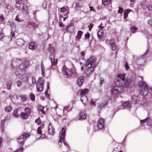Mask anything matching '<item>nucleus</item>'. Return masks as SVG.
I'll return each mask as SVG.
<instances>
[{"instance_id": "obj_1", "label": "nucleus", "mask_w": 152, "mask_h": 152, "mask_svg": "<svg viewBox=\"0 0 152 152\" xmlns=\"http://www.w3.org/2000/svg\"><path fill=\"white\" fill-rule=\"evenodd\" d=\"M126 74H120L117 75L118 79L115 82V86L111 89V92L113 94L122 93L124 88L129 86L131 83L130 79L125 80Z\"/></svg>"}, {"instance_id": "obj_2", "label": "nucleus", "mask_w": 152, "mask_h": 152, "mask_svg": "<svg viewBox=\"0 0 152 152\" xmlns=\"http://www.w3.org/2000/svg\"><path fill=\"white\" fill-rule=\"evenodd\" d=\"M95 59V57L91 56L84 65L85 66L84 72L87 76L90 75L94 70V68L95 67L94 62Z\"/></svg>"}, {"instance_id": "obj_3", "label": "nucleus", "mask_w": 152, "mask_h": 152, "mask_svg": "<svg viewBox=\"0 0 152 152\" xmlns=\"http://www.w3.org/2000/svg\"><path fill=\"white\" fill-rule=\"evenodd\" d=\"M138 85L140 94L143 96H146L148 92L147 84L145 82L141 81L138 82Z\"/></svg>"}, {"instance_id": "obj_4", "label": "nucleus", "mask_w": 152, "mask_h": 152, "mask_svg": "<svg viewBox=\"0 0 152 152\" xmlns=\"http://www.w3.org/2000/svg\"><path fill=\"white\" fill-rule=\"evenodd\" d=\"M148 52V50L139 58H137L136 60V63L137 64L140 66L143 65L145 62V58L146 54Z\"/></svg>"}, {"instance_id": "obj_5", "label": "nucleus", "mask_w": 152, "mask_h": 152, "mask_svg": "<svg viewBox=\"0 0 152 152\" xmlns=\"http://www.w3.org/2000/svg\"><path fill=\"white\" fill-rule=\"evenodd\" d=\"M44 81L41 78H39L37 82V91L39 92L42 91L43 88Z\"/></svg>"}, {"instance_id": "obj_6", "label": "nucleus", "mask_w": 152, "mask_h": 152, "mask_svg": "<svg viewBox=\"0 0 152 152\" xmlns=\"http://www.w3.org/2000/svg\"><path fill=\"white\" fill-rule=\"evenodd\" d=\"M21 63V60L19 59H13L12 62V66L14 68L18 67L19 66Z\"/></svg>"}, {"instance_id": "obj_7", "label": "nucleus", "mask_w": 152, "mask_h": 152, "mask_svg": "<svg viewBox=\"0 0 152 152\" xmlns=\"http://www.w3.org/2000/svg\"><path fill=\"white\" fill-rule=\"evenodd\" d=\"M104 126V121L102 118H99L97 122V126L98 128L99 129H102L103 128Z\"/></svg>"}, {"instance_id": "obj_8", "label": "nucleus", "mask_w": 152, "mask_h": 152, "mask_svg": "<svg viewBox=\"0 0 152 152\" xmlns=\"http://www.w3.org/2000/svg\"><path fill=\"white\" fill-rule=\"evenodd\" d=\"M54 56H50L49 57L51 63V66L49 67L50 69L52 68V66L56 65L57 62V59H55Z\"/></svg>"}, {"instance_id": "obj_9", "label": "nucleus", "mask_w": 152, "mask_h": 152, "mask_svg": "<svg viewBox=\"0 0 152 152\" xmlns=\"http://www.w3.org/2000/svg\"><path fill=\"white\" fill-rule=\"evenodd\" d=\"M28 63L27 61L22 63V64L19 65L18 67L21 70H24L27 67Z\"/></svg>"}, {"instance_id": "obj_10", "label": "nucleus", "mask_w": 152, "mask_h": 152, "mask_svg": "<svg viewBox=\"0 0 152 152\" xmlns=\"http://www.w3.org/2000/svg\"><path fill=\"white\" fill-rule=\"evenodd\" d=\"M66 134V131L63 128H62V132L61 134V136L60 137V140L59 142V144L60 143H62L61 140H62L64 139L65 137Z\"/></svg>"}, {"instance_id": "obj_11", "label": "nucleus", "mask_w": 152, "mask_h": 152, "mask_svg": "<svg viewBox=\"0 0 152 152\" xmlns=\"http://www.w3.org/2000/svg\"><path fill=\"white\" fill-rule=\"evenodd\" d=\"M48 132L50 134H53L54 133V130L53 126L50 123L48 127Z\"/></svg>"}, {"instance_id": "obj_12", "label": "nucleus", "mask_w": 152, "mask_h": 152, "mask_svg": "<svg viewBox=\"0 0 152 152\" xmlns=\"http://www.w3.org/2000/svg\"><path fill=\"white\" fill-rule=\"evenodd\" d=\"M81 100L84 105H86V103H88V99L86 96H81Z\"/></svg>"}, {"instance_id": "obj_13", "label": "nucleus", "mask_w": 152, "mask_h": 152, "mask_svg": "<svg viewBox=\"0 0 152 152\" xmlns=\"http://www.w3.org/2000/svg\"><path fill=\"white\" fill-rule=\"evenodd\" d=\"M139 97L137 96H133L132 98V102L134 104L137 103L139 101Z\"/></svg>"}, {"instance_id": "obj_14", "label": "nucleus", "mask_w": 152, "mask_h": 152, "mask_svg": "<svg viewBox=\"0 0 152 152\" xmlns=\"http://www.w3.org/2000/svg\"><path fill=\"white\" fill-rule=\"evenodd\" d=\"M62 72L64 77L67 78L68 77L69 75L68 74V73L66 71V68L64 66L62 68Z\"/></svg>"}, {"instance_id": "obj_15", "label": "nucleus", "mask_w": 152, "mask_h": 152, "mask_svg": "<svg viewBox=\"0 0 152 152\" xmlns=\"http://www.w3.org/2000/svg\"><path fill=\"white\" fill-rule=\"evenodd\" d=\"M16 43L18 45L21 46L24 44V42L23 39H19L16 40Z\"/></svg>"}, {"instance_id": "obj_16", "label": "nucleus", "mask_w": 152, "mask_h": 152, "mask_svg": "<svg viewBox=\"0 0 152 152\" xmlns=\"http://www.w3.org/2000/svg\"><path fill=\"white\" fill-rule=\"evenodd\" d=\"M22 10L23 12L25 14H27L28 12L27 6L25 4L22 5Z\"/></svg>"}, {"instance_id": "obj_17", "label": "nucleus", "mask_w": 152, "mask_h": 152, "mask_svg": "<svg viewBox=\"0 0 152 152\" xmlns=\"http://www.w3.org/2000/svg\"><path fill=\"white\" fill-rule=\"evenodd\" d=\"M7 117H5L4 119L1 120L0 122V127L1 130V132H3L4 131V122L7 120Z\"/></svg>"}, {"instance_id": "obj_18", "label": "nucleus", "mask_w": 152, "mask_h": 152, "mask_svg": "<svg viewBox=\"0 0 152 152\" xmlns=\"http://www.w3.org/2000/svg\"><path fill=\"white\" fill-rule=\"evenodd\" d=\"M84 81V78L83 77H79L77 80V84L79 86H81Z\"/></svg>"}, {"instance_id": "obj_19", "label": "nucleus", "mask_w": 152, "mask_h": 152, "mask_svg": "<svg viewBox=\"0 0 152 152\" xmlns=\"http://www.w3.org/2000/svg\"><path fill=\"white\" fill-rule=\"evenodd\" d=\"M74 25V23L73 22H71L70 24L67 26L66 27V30L68 29L69 28H70V31L73 32L74 31V28L73 26Z\"/></svg>"}, {"instance_id": "obj_20", "label": "nucleus", "mask_w": 152, "mask_h": 152, "mask_svg": "<svg viewBox=\"0 0 152 152\" xmlns=\"http://www.w3.org/2000/svg\"><path fill=\"white\" fill-rule=\"evenodd\" d=\"M86 115L83 112H81L79 114V120H82L86 118Z\"/></svg>"}, {"instance_id": "obj_21", "label": "nucleus", "mask_w": 152, "mask_h": 152, "mask_svg": "<svg viewBox=\"0 0 152 152\" xmlns=\"http://www.w3.org/2000/svg\"><path fill=\"white\" fill-rule=\"evenodd\" d=\"M37 46L35 43L33 42H31L29 45L28 48L31 50H34L36 48Z\"/></svg>"}, {"instance_id": "obj_22", "label": "nucleus", "mask_w": 152, "mask_h": 152, "mask_svg": "<svg viewBox=\"0 0 152 152\" xmlns=\"http://www.w3.org/2000/svg\"><path fill=\"white\" fill-rule=\"evenodd\" d=\"M16 6L18 7L22 6L24 4L23 1V0H16Z\"/></svg>"}, {"instance_id": "obj_23", "label": "nucleus", "mask_w": 152, "mask_h": 152, "mask_svg": "<svg viewBox=\"0 0 152 152\" xmlns=\"http://www.w3.org/2000/svg\"><path fill=\"white\" fill-rule=\"evenodd\" d=\"M107 102H105V103H101L99 106L98 107V110H101V109L105 105H107Z\"/></svg>"}, {"instance_id": "obj_24", "label": "nucleus", "mask_w": 152, "mask_h": 152, "mask_svg": "<svg viewBox=\"0 0 152 152\" xmlns=\"http://www.w3.org/2000/svg\"><path fill=\"white\" fill-rule=\"evenodd\" d=\"M48 50L51 54L50 56H53V54L55 52L54 48L51 46H49L48 48Z\"/></svg>"}, {"instance_id": "obj_25", "label": "nucleus", "mask_w": 152, "mask_h": 152, "mask_svg": "<svg viewBox=\"0 0 152 152\" xmlns=\"http://www.w3.org/2000/svg\"><path fill=\"white\" fill-rule=\"evenodd\" d=\"M88 89L87 88H85L82 90L80 94L81 96H85V95L88 93Z\"/></svg>"}, {"instance_id": "obj_26", "label": "nucleus", "mask_w": 152, "mask_h": 152, "mask_svg": "<svg viewBox=\"0 0 152 152\" xmlns=\"http://www.w3.org/2000/svg\"><path fill=\"white\" fill-rule=\"evenodd\" d=\"M83 34V32L79 30L78 31L77 33L76 36V38L78 39H79L81 38L82 35Z\"/></svg>"}, {"instance_id": "obj_27", "label": "nucleus", "mask_w": 152, "mask_h": 152, "mask_svg": "<svg viewBox=\"0 0 152 152\" xmlns=\"http://www.w3.org/2000/svg\"><path fill=\"white\" fill-rule=\"evenodd\" d=\"M47 90L45 91V95L46 97L48 98L49 99V94L48 93V89H49V82H47Z\"/></svg>"}, {"instance_id": "obj_28", "label": "nucleus", "mask_w": 152, "mask_h": 152, "mask_svg": "<svg viewBox=\"0 0 152 152\" xmlns=\"http://www.w3.org/2000/svg\"><path fill=\"white\" fill-rule=\"evenodd\" d=\"M41 67L42 70L41 74L43 76H44L45 75V67L44 65L43 64V63L42 61L41 63Z\"/></svg>"}, {"instance_id": "obj_29", "label": "nucleus", "mask_w": 152, "mask_h": 152, "mask_svg": "<svg viewBox=\"0 0 152 152\" xmlns=\"http://www.w3.org/2000/svg\"><path fill=\"white\" fill-rule=\"evenodd\" d=\"M137 28L134 25H132L130 28L131 31L132 33H135L136 32Z\"/></svg>"}, {"instance_id": "obj_30", "label": "nucleus", "mask_w": 152, "mask_h": 152, "mask_svg": "<svg viewBox=\"0 0 152 152\" xmlns=\"http://www.w3.org/2000/svg\"><path fill=\"white\" fill-rule=\"evenodd\" d=\"M130 12V10L129 9L125 10L124 14V18H126L127 17L128 14Z\"/></svg>"}, {"instance_id": "obj_31", "label": "nucleus", "mask_w": 152, "mask_h": 152, "mask_svg": "<svg viewBox=\"0 0 152 152\" xmlns=\"http://www.w3.org/2000/svg\"><path fill=\"white\" fill-rule=\"evenodd\" d=\"M122 106L124 107H130V103L128 102H124L122 103Z\"/></svg>"}, {"instance_id": "obj_32", "label": "nucleus", "mask_w": 152, "mask_h": 152, "mask_svg": "<svg viewBox=\"0 0 152 152\" xmlns=\"http://www.w3.org/2000/svg\"><path fill=\"white\" fill-rule=\"evenodd\" d=\"M111 2L110 0H102V3L105 5L109 4Z\"/></svg>"}, {"instance_id": "obj_33", "label": "nucleus", "mask_w": 152, "mask_h": 152, "mask_svg": "<svg viewBox=\"0 0 152 152\" xmlns=\"http://www.w3.org/2000/svg\"><path fill=\"white\" fill-rule=\"evenodd\" d=\"M19 78L21 79L24 82H26L27 81V78L26 76L25 75H21L20 76Z\"/></svg>"}, {"instance_id": "obj_34", "label": "nucleus", "mask_w": 152, "mask_h": 152, "mask_svg": "<svg viewBox=\"0 0 152 152\" xmlns=\"http://www.w3.org/2000/svg\"><path fill=\"white\" fill-rule=\"evenodd\" d=\"M43 107L40 105H39L38 106V110H40L42 113L45 114V112L43 110Z\"/></svg>"}, {"instance_id": "obj_35", "label": "nucleus", "mask_w": 152, "mask_h": 152, "mask_svg": "<svg viewBox=\"0 0 152 152\" xmlns=\"http://www.w3.org/2000/svg\"><path fill=\"white\" fill-rule=\"evenodd\" d=\"M12 110V107L10 106H8L6 107L5 110L6 112L7 113L10 112Z\"/></svg>"}, {"instance_id": "obj_36", "label": "nucleus", "mask_w": 152, "mask_h": 152, "mask_svg": "<svg viewBox=\"0 0 152 152\" xmlns=\"http://www.w3.org/2000/svg\"><path fill=\"white\" fill-rule=\"evenodd\" d=\"M21 115L23 118L26 119L28 118V114L25 113H21Z\"/></svg>"}, {"instance_id": "obj_37", "label": "nucleus", "mask_w": 152, "mask_h": 152, "mask_svg": "<svg viewBox=\"0 0 152 152\" xmlns=\"http://www.w3.org/2000/svg\"><path fill=\"white\" fill-rule=\"evenodd\" d=\"M12 84V81L11 80H9L8 82L7 86V88L9 90L11 89Z\"/></svg>"}, {"instance_id": "obj_38", "label": "nucleus", "mask_w": 152, "mask_h": 152, "mask_svg": "<svg viewBox=\"0 0 152 152\" xmlns=\"http://www.w3.org/2000/svg\"><path fill=\"white\" fill-rule=\"evenodd\" d=\"M18 110L17 109H16L14 110L13 112V114L14 116H15V117H18L19 115L18 114Z\"/></svg>"}, {"instance_id": "obj_39", "label": "nucleus", "mask_w": 152, "mask_h": 152, "mask_svg": "<svg viewBox=\"0 0 152 152\" xmlns=\"http://www.w3.org/2000/svg\"><path fill=\"white\" fill-rule=\"evenodd\" d=\"M104 34V32L102 29H100L98 31L97 34L98 37L102 36Z\"/></svg>"}, {"instance_id": "obj_40", "label": "nucleus", "mask_w": 152, "mask_h": 152, "mask_svg": "<svg viewBox=\"0 0 152 152\" xmlns=\"http://www.w3.org/2000/svg\"><path fill=\"white\" fill-rule=\"evenodd\" d=\"M110 43L111 44L112 49L114 50L116 49V46L114 43H112V41H111Z\"/></svg>"}, {"instance_id": "obj_41", "label": "nucleus", "mask_w": 152, "mask_h": 152, "mask_svg": "<svg viewBox=\"0 0 152 152\" xmlns=\"http://www.w3.org/2000/svg\"><path fill=\"white\" fill-rule=\"evenodd\" d=\"M25 113L28 114V115L30 114L31 113V110L28 107H26L25 108Z\"/></svg>"}, {"instance_id": "obj_42", "label": "nucleus", "mask_w": 152, "mask_h": 152, "mask_svg": "<svg viewBox=\"0 0 152 152\" xmlns=\"http://www.w3.org/2000/svg\"><path fill=\"white\" fill-rule=\"evenodd\" d=\"M63 142L64 144V145H65L66 146V147L67 148V151H68L69 150H70V148L69 146L68 145V143H67V142L64 141V140H63Z\"/></svg>"}, {"instance_id": "obj_43", "label": "nucleus", "mask_w": 152, "mask_h": 152, "mask_svg": "<svg viewBox=\"0 0 152 152\" xmlns=\"http://www.w3.org/2000/svg\"><path fill=\"white\" fill-rule=\"evenodd\" d=\"M23 102H25L26 100V97L25 95H22L20 96Z\"/></svg>"}, {"instance_id": "obj_44", "label": "nucleus", "mask_w": 152, "mask_h": 152, "mask_svg": "<svg viewBox=\"0 0 152 152\" xmlns=\"http://www.w3.org/2000/svg\"><path fill=\"white\" fill-rule=\"evenodd\" d=\"M35 122L38 125H39L41 123V121L39 118H38L37 119L35 120Z\"/></svg>"}, {"instance_id": "obj_45", "label": "nucleus", "mask_w": 152, "mask_h": 152, "mask_svg": "<svg viewBox=\"0 0 152 152\" xmlns=\"http://www.w3.org/2000/svg\"><path fill=\"white\" fill-rule=\"evenodd\" d=\"M118 7L119 9L118 11V12L119 13L121 14L123 12L124 10L122 8L120 7Z\"/></svg>"}, {"instance_id": "obj_46", "label": "nucleus", "mask_w": 152, "mask_h": 152, "mask_svg": "<svg viewBox=\"0 0 152 152\" xmlns=\"http://www.w3.org/2000/svg\"><path fill=\"white\" fill-rule=\"evenodd\" d=\"M75 8L77 10L79 9V8L81 7L80 6H79L78 5V2H75Z\"/></svg>"}, {"instance_id": "obj_47", "label": "nucleus", "mask_w": 152, "mask_h": 152, "mask_svg": "<svg viewBox=\"0 0 152 152\" xmlns=\"http://www.w3.org/2000/svg\"><path fill=\"white\" fill-rule=\"evenodd\" d=\"M37 132L39 134H42L41 126H40L38 127L37 130Z\"/></svg>"}, {"instance_id": "obj_48", "label": "nucleus", "mask_w": 152, "mask_h": 152, "mask_svg": "<svg viewBox=\"0 0 152 152\" xmlns=\"http://www.w3.org/2000/svg\"><path fill=\"white\" fill-rule=\"evenodd\" d=\"M23 150V147H21L20 148L17 150H15L14 152H22Z\"/></svg>"}, {"instance_id": "obj_49", "label": "nucleus", "mask_w": 152, "mask_h": 152, "mask_svg": "<svg viewBox=\"0 0 152 152\" xmlns=\"http://www.w3.org/2000/svg\"><path fill=\"white\" fill-rule=\"evenodd\" d=\"M147 8H148L149 10L150 11H152V4H149L148 5Z\"/></svg>"}, {"instance_id": "obj_50", "label": "nucleus", "mask_w": 152, "mask_h": 152, "mask_svg": "<svg viewBox=\"0 0 152 152\" xmlns=\"http://www.w3.org/2000/svg\"><path fill=\"white\" fill-rule=\"evenodd\" d=\"M15 20L16 21L18 22H21L23 21V20L19 18L18 17V16H16L15 18Z\"/></svg>"}, {"instance_id": "obj_51", "label": "nucleus", "mask_w": 152, "mask_h": 152, "mask_svg": "<svg viewBox=\"0 0 152 152\" xmlns=\"http://www.w3.org/2000/svg\"><path fill=\"white\" fill-rule=\"evenodd\" d=\"M16 83L17 84V86L19 87H20L22 85L21 82L20 81H17L16 82Z\"/></svg>"}, {"instance_id": "obj_52", "label": "nucleus", "mask_w": 152, "mask_h": 152, "mask_svg": "<svg viewBox=\"0 0 152 152\" xmlns=\"http://www.w3.org/2000/svg\"><path fill=\"white\" fill-rule=\"evenodd\" d=\"M28 24L33 26H36V24L34 22H30L28 23Z\"/></svg>"}, {"instance_id": "obj_53", "label": "nucleus", "mask_w": 152, "mask_h": 152, "mask_svg": "<svg viewBox=\"0 0 152 152\" xmlns=\"http://www.w3.org/2000/svg\"><path fill=\"white\" fill-rule=\"evenodd\" d=\"M66 11V9L64 7H62L60 9V11L61 12H63Z\"/></svg>"}, {"instance_id": "obj_54", "label": "nucleus", "mask_w": 152, "mask_h": 152, "mask_svg": "<svg viewBox=\"0 0 152 152\" xmlns=\"http://www.w3.org/2000/svg\"><path fill=\"white\" fill-rule=\"evenodd\" d=\"M148 119H149V118H148V117H147L144 120H141L140 121V123L142 124L144 123H145Z\"/></svg>"}, {"instance_id": "obj_55", "label": "nucleus", "mask_w": 152, "mask_h": 152, "mask_svg": "<svg viewBox=\"0 0 152 152\" xmlns=\"http://www.w3.org/2000/svg\"><path fill=\"white\" fill-rule=\"evenodd\" d=\"M10 24L11 28H15L16 26L15 23H13L12 22L10 23Z\"/></svg>"}, {"instance_id": "obj_56", "label": "nucleus", "mask_w": 152, "mask_h": 152, "mask_svg": "<svg viewBox=\"0 0 152 152\" xmlns=\"http://www.w3.org/2000/svg\"><path fill=\"white\" fill-rule=\"evenodd\" d=\"M71 71L72 73L73 74H75L76 73V70L74 68H72L71 69Z\"/></svg>"}, {"instance_id": "obj_57", "label": "nucleus", "mask_w": 152, "mask_h": 152, "mask_svg": "<svg viewBox=\"0 0 152 152\" xmlns=\"http://www.w3.org/2000/svg\"><path fill=\"white\" fill-rule=\"evenodd\" d=\"M31 99L32 100L34 101L35 99V96L34 94H31L30 96Z\"/></svg>"}, {"instance_id": "obj_58", "label": "nucleus", "mask_w": 152, "mask_h": 152, "mask_svg": "<svg viewBox=\"0 0 152 152\" xmlns=\"http://www.w3.org/2000/svg\"><path fill=\"white\" fill-rule=\"evenodd\" d=\"M93 23H90V24L88 26V27L89 28V30L90 31L91 29L93 28Z\"/></svg>"}, {"instance_id": "obj_59", "label": "nucleus", "mask_w": 152, "mask_h": 152, "mask_svg": "<svg viewBox=\"0 0 152 152\" xmlns=\"http://www.w3.org/2000/svg\"><path fill=\"white\" fill-rule=\"evenodd\" d=\"M25 134H26L25 133H23L22 135H21L18 138V139L19 140H20V139H23L24 137Z\"/></svg>"}, {"instance_id": "obj_60", "label": "nucleus", "mask_w": 152, "mask_h": 152, "mask_svg": "<svg viewBox=\"0 0 152 152\" xmlns=\"http://www.w3.org/2000/svg\"><path fill=\"white\" fill-rule=\"evenodd\" d=\"M85 36L86 38L88 39L90 37V34L89 33L87 32L85 34Z\"/></svg>"}, {"instance_id": "obj_61", "label": "nucleus", "mask_w": 152, "mask_h": 152, "mask_svg": "<svg viewBox=\"0 0 152 152\" xmlns=\"http://www.w3.org/2000/svg\"><path fill=\"white\" fill-rule=\"evenodd\" d=\"M24 143V141H22L20 142L19 143V145L20 146V147L21 148V147L23 146V145Z\"/></svg>"}, {"instance_id": "obj_62", "label": "nucleus", "mask_w": 152, "mask_h": 152, "mask_svg": "<svg viewBox=\"0 0 152 152\" xmlns=\"http://www.w3.org/2000/svg\"><path fill=\"white\" fill-rule=\"evenodd\" d=\"M99 38V40L101 41H103L104 40V39L102 36H100L99 37H98Z\"/></svg>"}, {"instance_id": "obj_63", "label": "nucleus", "mask_w": 152, "mask_h": 152, "mask_svg": "<svg viewBox=\"0 0 152 152\" xmlns=\"http://www.w3.org/2000/svg\"><path fill=\"white\" fill-rule=\"evenodd\" d=\"M69 108V107L68 106H65L63 112L64 113H65V110H67Z\"/></svg>"}, {"instance_id": "obj_64", "label": "nucleus", "mask_w": 152, "mask_h": 152, "mask_svg": "<svg viewBox=\"0 0 152 152\" xmlns=\"http://www.w3.org/2000/svg\"><path fill=\"white\" fill-rule=\"evenodd\" d=\"M46 6H47V4H46V2H45V1L42 4L43 7L44 8H46Z\"/></svg>"}]
</instances>
